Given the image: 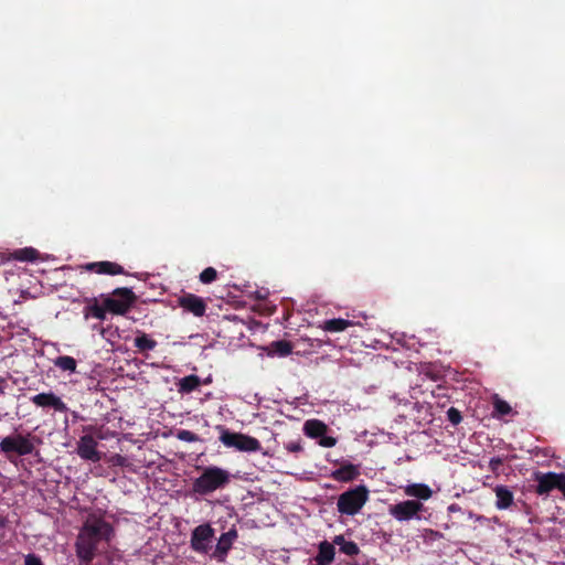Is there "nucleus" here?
Segmentation results:
<instances>
[{"mask_svg":"<svg viewBox=\"0 0 565 565\" xmlns=\"http://www.w3.org/2000/svg\"><path fill=\"white\" fill-rule=\"evenodd\" d=\"M115 535L113 525L100 516H89L83 524L75 542L76 556L83 564H90L102 542L109 544Z\"/></svg>","mask_w":565,"mask_h":565,"instance_id":"f257e3e1","label":"nucleus"},{"mask_svg":"<svg viewBox=\"0 0 565 565\" xmlns=\"http://www.w3.org/2000/svg\"><path fill=\"white\" fill-rule=\"evenodd\" d=\"M231 473L217 466L204 467L202 473L192 482V490L200 495H209L216 490L226 488L231 482Z\"/></svg>","mask_w":565,"mask_h":565,"instance_id":"f03ea898","label":"nucleus"},{"mask_svg":"<svg viewBox=\"0 0 565 565\" xmlns=\"http://www.w3.org/2000/svg\"><path fill=\"white\" fill-rule=\"evenodd\" d=\"M369 489L363 486H356L341 493L337 501V509L340 514L355 515L369 500Z\"/></svg>","mask_w":565,"mask_h":565,"instance_id":"7ed1b4c3","label":"nucleus"},{"mask_svg":"<svg viewBox=\"0 0 565 565\" xmlns=\"http://www.w3.org/2000/svg\"><path fill=\"white\" fill-rule=\"evenodd\" d=\"M218 428L221 429L220 440L224 446L228 448H235L239 451L247 452H255L262 448L260 441L255 437L241 433L230 431L222 426Z\"/></svg>","mask_w":565,"mask_h":565,"instance_id":"20e7f679","label":"nucleus"},{"mask_svg":"<svg viewBox=\"0 0 565 565\" xmlns=\"http://www.w3.org/2000/svg\"><path fill=\"white\" fill-rule=\"evenodd\" d=\"M425 511V505L416 500H405L388 507V514L398 522L420 520V514Z\"/></svg>","mask_w":565,"mask_h":565,"instance_id":"39448f33","label":"nucleus"},{"mask_svg":"<svg viewBox=\"0 0 565 565\" xmlns=\"http://www.w3.org/2000/svg\"><path fill=\"white\" fill-rule=\"evenodd\" d=\"M136 300L134 291L129 288H116L110 297L104 300L108 311L115 315H125Z\"/></svg>","mask_w":565,"mask_h":565,"instance_id":"423d86ee","label":"nucleus"},{"mask_svg":"<svg viewBox=\"0 0 565 565\" xmlns=\"http://www.w3.org/2000/svg\"><path fill=\"white\" fill-rule=\"evenodd\" d=\"M0 449L7 455L26 456L33 452L34 445L28 436L18 434L4 437L0 443Z\"/></svg>","mask_w":565,"mask_h":565,"instance_id":"0eeeda50","label":"nucleus"},{"mask_svg":"<svg viewBox=\"0 0 565 565\" xmlns=\"http://www.w3.org/2000/svg\"><path fill=\"white\" fill-rule=\"evenodd\" d=\"M214 534L215 531L209 523L198 525L191 533V548L196 553L206 554Z\"/></svg>","mask_w":565,"mask_h":565,"instance_id":"6e6552de","label":"nucleus"},{"mask_svg":"<svg viewBox=\"0 0 565 565\" xmlns=\"http://www.w3.org/2000/svg\"><path fill=\"white\" fill-rule=\"evenodd\" d=\"M98 443L93 435H83L76 445V454L84 460L98 462L102 460V452L97 450Z\"/></svg>","mask_w":565,"mask_h":565,"instance_id":"1a4fd4ad","label":"nucleus"},{"mask_svg":"<svg viewBox=\"0 0 565 565\" xmlns=\"http://www.w3.org/2000/svg\"><path fill=\"white\" fill-rule=\"evenodd\" d=\"M534 480L536 481L535 493L547 495L551 491L558 490L561 473L537 471L534 473Z\"/></svg>","mask_w":565,"mask_h":565,"instance_id":"9d476101","label":"nucleus"},{"mask_svg":"<svg viewBox=\"0 0 565 565\" xmlns=\"http://www.w3.org/2000/svg\"><path fill=\"white\" fill-rule=\"evenodd\" d=\"M178 305L186 312L192 313L195 317H203L206 311V303L203 298L185 292L178 298Z\"/></svg>","mask_w":565,"mask_h":565,"instance_id":"9b49d317","label":"nucleus"},{"mask_svg":"<svg viewBox=\"0 0 565 565\" xmlns=\"http://www.w3.org/2000/svg\"><path fill=\"white\" fill-rule=\"evenodd\" d=\"M30 401L38 407L53 408L60 413L68 412L67 405L53 392L36 394L30 397Z\"/></svg>","mask_w":565,"mask_h":565,"instance_id":"f8f14e48","label":"nucleus"},{"mask_svg":"<svg viewBox=\"0 0 565 565\" xmlns=\"http://www.w3.org/2000/svg\"><path fill=\"white\" fill-rule=\"evenodd\" d=\"M238 537V532L235 526L231 527L227 532L223 533L216 544L215 551L212 557L220 562H224L228 552L231 551L233 543Z\"/></svg>","mask_w":565,"mask_h":565,"instance_id":"ddd939ff","label":"nucleus"},{"mask_svg":"<svg viewBox=\"0 0 565 565\" xmlns=\"http://www.w3.org/2000/svg\"><path fill=\"white\" fill-rule=\"evenodd\" d=\"M83 267L88 271L96 273L99 275L115 276L126 274L121 265L108 260L87 263Z\"/></svg>","mask_w":565,"mask_h":565,"instance_id":"4468645a","label":"nucleus"},{"mask_svg":"<svg viewBox=\"0 0 565 565\" xmlns=\"http://www.w3.org/2000/svg\"><path fill=\"white\" fill-rule=\"evenodd\" d=\"M360 476L358 466L353 463H344L340 468L335 469L331 477L340 482H350L355 480Z\"/></svg>","mask_w":565,"mask_h":565,"instance_id":"2eb2a0df","label":"nucleus"},{"mask_svg":"<svg viewBox=\"0 0 565 565\" xmlns=\"http://www.w3.org/2000/svg\"><path fill=\"white\" fill-rule=\"evenodd\" d=\"M334 544L322 541L318 546V554L315 557L317 565H330L334 559Z\"/></svg>","mask_w":565,"mask_h":565,"instance_id":"dca6fc26","label":"nucleus"},{"mask_svg":"<svg viewBox=\"0 0 565 565\" xmlns=\"http://www.w3.org/2000/svg\"><path fill=\"white\" fill-rule=\"evenodd\" d=\"M404 493L417 499L416 501H426L431 498L433 490L425 483H412L404 488Z\"/></svg>","mask_w":565,"mask_h":565,"instance_id":"f3484780","label":"nucleus"},{"mask_svg":"<svg viewBox=\"0 0 565 565\" xmlns=\"http://www.w3.org/2000/svg\"><path fill=\"white\" fill-rule=\"evenodd\" d=\"M495 492V507L498 510H507L513 504V492L507 486H497Z\"/></svg>","mask_w":565,"mask_h":565,"instance_id":"a211bd4d","label":"nucleus"},{"mask_svg":"<svg viewBox=\"0 0 565 565\" xmlns=\"http://www.w3.org/2000/svg\"><path fill=\"white\" fill-rule=\"evenodd\" d=\"M303 431L309 438H320L328 431V426L319 419H309L303 424Z\"/></svg>","mask_w":565,"mask_h":565,"instance_id":"6ab92c4d","label":"nucleus"},{"mask_svg":"<svg viewBox=\"0 0 565 565\" xmlns=\"http://www.w3.org/2000/svg\"><path fill=\"white\" fill-rule=\"evenodd\" d=\"M333 544L339 546V551L350 557L356 556L360 553V547L353 541H348L343 535H337L333 539Z\"/></svg>","mask_w":565,"mask_h":565,"instance_id":"aec40b11","label":"nucleus"},{"mask_svg":"<svg viewBox=\"0 0 565 565\" xmlns=\"http://www.w3.org/2000/svg\"><path fill=\"white\" fill-rule=\"evenodd\" d=\"M106 311L108 310L104 303L100 306L96 300H94L92 303L84 307L83 313L86 320L89 318H96L103 321L106 319Z\"/></svg>","mask_w":565,"mask_h":565,"instance_id":"412c9836","label":"nucleus"},{"mask_svg":"<svg viewBox=\"0 0 565 565\" xmlns=\"http://www.w3.org/2000/svg\"><path fill=\"white\" fill-rule=\"evenodd\" d=\"M134 345L139 352L145 353L152 351L157 347V341L150 338L149 334L139 332L134 340Z\"/></svg>","mask_w":565,"mask_h":565,"instance_id":"4be33fe9","label":"nucleus"},{"mask_svg":"<svg viewBox=\"0 0 565 565\" xmlns=\"http://www.w3.org/2000/svg\"><path fill=\"white\" fill-rule=\"evenodd\" d=\"M178 385L180 393L189 394L199 388L201 385V379L195 374H191L182 377Z\"/></svg>","mask_w":565,"mask_h":565,"instance_id":"5701e85b","label":"nucleus"},{"mask_svg":"<svg viewBox=\"0 0 565 565\" xmlns=\"http://www.w3.org/2000/svg\"><path fill=\"white\" fill-rule=\"evenodd\" d=\"M292 345L289 341L279 340L270 343L268 348L269 355L287 356L291 353Z\"/></svg>","mask_w":565,"mask_h":565,"instance_id":"b1692460","label":"nucleus"},{"mask_svg":"<svg viewBox=\"0 0 565 565\" xmlns=\"http://www.w3.org/2000/svg\"><path fill=\"white\" fill-rule=\"evenodd\" d=\"M353 326V322L342 318L329 319L323 322V330L328 332H341L348 327Z\"/></svg>","mask_w":565,"mask_h":565,"instance_id":"393cba45","label":"nucleus"},{"mask_svg":"<svg viewBox=\"0 0 565 565\" xmlns=\"http://www.w3.org/2000/svg\"><path fill=\"white\" fill-rule=\"evenodd\" d=\"M54 365L61 371L71 373L76 372L77 362L73 356L60 355L53 361Z\"/></svg>","mask_w":565,"mask_h":565,"instance_id":"a878e982","label":"nucleus"},{"mask_svg":"<svg viewBox=\"0 0 565 565\" xmlns=\"http://www.w3.org/2000/svg\"><path fill=\"white\" fill-rule=\"evenodd\" d=\"M39 252L32 247L17 249L12 253V257L20 262H32L38 258Z\"/></svg>","mask_w":565,"mask_h":565,"instance_id":"bb28decb","label":"nucleus"},{"mask_svg":"<svg viewBox=\"0 0 565 565\" xmlns=\"http://www.w3.org/2000/svg\"><path fill=\"white\" fill-rule=\"evenodd\" d=\"M493 411L495 416L501 417L509 415L512 412V408L508 402L497 397L493 402Z\"/></svg>","mask_w":565,"mask_h":565,"instance_id":"cd10ccee","label":"nucleus"},{"mask_svg":"<svg viewBox=\"0 0 565 565\" xmlns=\"http://www.w3.org/2000/svg\"><path fill=\"white\" fill-rule=\"evenodd\" d=\"M217 277V271L215 268L213 267H207L205 268L201 274H200V281L202 284H211L213 282Z\"/></svg>","mask_w":565,"mask_h":565,"instance_id":"c85d7f7f","label":"nucleus"},{"mask_svg":"<svg viewBox=\"0 0 565 565\" xmlns=\"http://www.w3.org/2000/svg\"><path fill=\"white\" fill-rule=\"evenodd\" d=\"M447 418L448 420L452 424V425H458L461 423L462 420V416H461V413L459 409H457L456 407H450L448 411H447Z\"/></svg>","mask_w":565,"mask_h":565,"instance_id":"c756f323","label":"nucleus"},{"mask_svg":"<svg viewBox=\"0 0 565 565\" xmlns=\"http://www.w3.org/2000/svg\"><path fill=\"white\" fill-rule=\"evenodd\" d=\"M179 439L188 443L196 441L199 438L196 434L190 430H180L178 434Z\"/></svg>","mask_w":565,"mask_h":565,"instance_id":"7c9ffc66","label":"nucleus"},{"mask_svg":"<svg viewBox=\"0 0 565 565\" xmlns=\"http://www.w3.org/2000/svg\"><path fill=\"white\" fill-rule=\"evenodd\" d=\"M319 445L326 448L334 447L337 445V438L332 436L322 435V437H320L319 439Z\"/></svg>","mask_w":565,"mask_h":565,"instance_id":"2f4dec72","label":"nucleus"},{"mask_svg":"<svg viewBox=\"0 0 565 565\" xmlns=\"http://www.w3.org/2000/svg\"><path fill=\"white\" fill-rule=\"evenodd\" d=\"M285 448L289 451V452H300L302 451V445H301V440L300 439H297V440H291L289 443H287L285 445Z\"/></svg>","mask_w":565,"mask_h":565,"instance_id":"473e14b6","label":"nucleus"},{"mask_svg":"<svg viewBox=\"0 0 565 565\" xmlns=\"http://www.w3.org/2000/svg\"><path fill=\"white\" fill-rule=\"evenodd\" d=\"M24 565H44V564L38 555L28 554L24 557Z\"/></svg>","mask_w":565,"mask_h":565,"instance_id":"72a5a7b5","label":"nucleus"},{"mask_svg":"<svg viewBox=\"0 0 565 565\" xmlns=\"http://www.w3.org/2000/svg\"><path fill=\"white\" fill-rule=\"evenodd\" d=\"M113 463L115 466H125L126 463V458L122 457L121 455H115L111 459Z\"/></svg>","mask_w":565,"mask_h":565,"instance_id":"f704fd0d","label":"nucleus"},{"mask_svg":"<svg viewBox=\"0 0 565 565\" xmlns=\"http://www.w3.org/2000/svg\"><path fill=\"white\" fill-rule=\"evenodd\" d=\"M502 465V460L500 458H491L489 466L492 470H495L499 466Z\"/></svg>","mask_w":565,"mask_h":565,"instance_id":"c9c22d12","label":"nucleus"},{"mask_svg":"<svg viewBox=\"0 0 565 565\" xmlns=\"http://www.w3.org/2000/svg\"><path fill=\"white\" fill-rule=\"evenodd\" d=\"M84 430H85V431H95L96 437H97L98 439H103V438H104V436H103V435H102V433H100V429H95V427H94V426H87V427H85V428H84Z\"/></svg>","mask_w":565,"mask_h":565,"instance_id":"e433bc0d","label":"nucleus"},{"mask_svg":"<svg viewBox=\"0 0 565 565\" xmlns=\"http://www.w3.org/2000/svg\"><path fill=\"white\" fill-rule=\"evenodd\" d=\"M448 512L449 513H455V512H461V508L459 504L457 503H452L448 507Z\"/></svg>","mask_w":565,"mask_h":565,"instance_id":"4c0bfd02","label":"nucleus"},{"mask_svg":"<svg viewBox=\"0 0 565 565\" xmlns=\"http://www.w3.org/2000/svg\"><path fill=\"white\" fill-rule=\"evenodd\" d=\"M7 520L3 516H0V527L6 525Z\"/></svg>","mask_w":565,"mask_h":565,"instance_id":"58836bf2","label":"nucleus"}]
</instances>
